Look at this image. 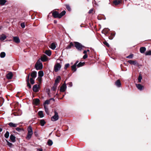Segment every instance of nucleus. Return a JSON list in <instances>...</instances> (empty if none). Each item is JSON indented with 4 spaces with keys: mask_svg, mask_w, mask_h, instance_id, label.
<instances>
[{
    "mask_svg": "<svg viewBox=\"0 0 151 151\" xmlns=\"http://www.w3.org/2000/svg\"><path fill=\"white\" fill-rule=\"evenodd\" d=\"M66 13V12L64 10L60 13H59L57 12L54 11L52 14V15L55 18H61L63 16L65 15Z\"/></svg>",
    "mask_w": 151,
    "mask_h": 151,
    "instance_id": "obj_1",
    "label": "nucleus"
},
{
    "mask_svg": "<svg viewBox=\"0 0 151 151\" xmlns=\"http://www.w3.org/2000/svg\"><path fill=\"white\" fill-rule=\"evenodd\" d=\"M27 134L26 137V139H29L32 137L33 134V132L32 127L31 126H29L27 129Z\"/></svg>",
    "mask_w": 151,
    "mask_h": 151,
    "instance_id": "obj_2",
    "label": "nucleus"
},
{
    "mask_svg": "<svg viewBox=\"0 0 151 151\" xmlns=\"http://www.w3.org/2000/svg\"><path fill=\"white\" fill-rule=\"evenodd\" d=\"M35 67L37 70H41L42 68V64L40 60L37 61L35 65Z\"/></svg>",
    "mask_w": 151,
    "mask_h": 151,
    "instance_id": "obj_3",
    "label": "nucleus"
},
{
    "mask_svg": "<svg viewBox=\"0 0 151 151\" xmlns=\"http://www.w3.org/2000/svg\"><path fill=\"white\" fill-rule=\"evenodd\" d=\"M54 115L51 118V120L53 122H55L58 120L59 118L58 112L56 111H54Z\"/></svg>",
    "mask_w": 151,
    "mask_h": 151,
    "instance_id": "obj_4",
    "label": "nucleus"
},
{
    "mask_svg": "<svg viewBox=\"0 0 151 151\" xmlns=\"http://www.w3.org/2000/svg\"><path fill=\"white\" fill-rule=\"evenodd\" d=\"M85 48V47L81 43L76 42V48L79 51H81L83 50V48Z\"/></svg>",
    "mask_w": 151,
    "mask_h": 151,
    "instance_id": "obj_5",
    "label": "nucleus"
},
{
    "mask_svg": "<svg viewBox=\"0 0 151 151\" xmlns=\"http://www.w3.org/2000/svg\"><path fill=\"white\" fill-rule=\"evenodd\" d=\"M61 65L60 63H58L55 65L54 67V70L55 72L58 71L60 68Z\"/></svg>",
    "mask_w": 151,
    "mask_h": 151,
    "instance_id": "obj_6",
    "label": "nucleus"
},
{
    "mask_svg": "<svg viewBox=\"0 0 151 151\" xmlns=\"http://www.w3.org/2000/svg\"><path fill=\"white\" fill-rule=\"evenodd\" d=\"M67 86L65 82L62 86L60 89V91L61 92H64L65 91L66 89Z\"/></svg>",
    "mask_w": 151,
    "mask_h": 151,
    "instance_id": "obj_7",
    "label": "nucleus"
},
{
    "mask_svg": "<svg viewBox=\"0 0 151 151\" xmlns=\"http://www.w3.org/2000/svg\"><path fill=\"white\" fill-rule=\"evenodd\" d=\"M39 86L37 84H36L32 88V89L34 91L37 92L39 91Z\"/></svg>",
    "mask_w": 151,
    "mask_h": 151,
    "instance_id": "obj_8",
    "label": "nucleus"
},
{
    "mask_svg": "<svg viewBox=\"0 0 151 151\" xmlns=\"http://www.w3.org/2000/svg\"><path fill=\"white\" fill-rule=\"evenodd\" d=\"M122 1V0H114L113 1V6H114V5L115 6H117L121 3Z\"/></svg>",
    "mask_w": 151,
    "mask_h": 151,
    "instance_id": "obj_9",
    "label": "nucleus"
},
{
    "mask_svg": "<svg viewBox=\"0 0 151 151\" xmlns=\"http://www.w3.org/2000/svg\"><path fill=\"white\" fill-rule=\"evenodd\" d=\"M127 62L131 65H137L138 64V63L137 62L136 60H128Z\"/></svg>",
    "mask_w": 151,
    "mask_h": 151,
    "instance_id": "obj_10",
    "label": "nucleus"
},
{
    "mask_svg": "<svg viewBox=\"0 0 151 151\" xmlns=\"http://www.w3.org/2000/svg\"><path fill=\"white\" fill-rule=\"evenodd\" d=\"M78 61H76V64L78 63ZM86 63L83 62H80L77 65H76V66H77L78 67H81L85 65Z\"/></svg>",
    "mask_w": 151,
    "mask_h": 151,
    "instance_id": "obj_11",
    "label": "nucleus"
},
{
    "mask_svg": "<svg viewBox=\"0 0 151 151\" xmlns=\"http://www.w3.org/2000/svg\"><path fill=\"white\" fill-rule=\"evenodd\" d=\"M115 85L118 87H120L121 86V83L120 80H117L115 83Z\"/></svg>",
    "mask_w": 151,
    "mask_h": 151,
    "instance_id": "obj_12",
    "label": "nucleus"
},
{
    "mask_svg": "<svg viewBox=\"0 0 151 151\" xmlns=\"http://www.w3.org/2000/svg\"><path fill=\"white\" fill-rule=\"evenodd\" d=\"M109 29L108 28H105L102 31V33L104 34L105 35H106L108 33Z\"/></svg>",
    "mask_w": 151,
    "mask_h": 151,
    "instance_id": "obj_13",
    "label": "nucleus"
},
{
    "mask_svg": "<svg viewBox=\"0 0 151 151\" xmlns=\"http://www.w3.org/2000/svg\"><path fill=\"white\" fill-rule=\"evenodd\" d=\"M136 86L137 88L139 90H142L144 88V86L140 84H136Z\"/></svg>",
    "mask_w": 151,
    "mask_h": 151,
    "instance_id": "obj_14",
    "label": "nucleus"
},
{
    "mask_svg": "<svg viewBox=\"0 0 151 151\" xmlns=\"http://www.w3.org/2000/svg\"><path fill=\"white\" fill-rule=\"evenodd\" d=\"M13 40L14 41L17 43H18L20 42V40L17 37H14Z\"/></svg>",
    "mask_w": 151,
    "mask_h": 151,
    "instance_id": "obj_15",
    "label": "nucleus"
},
{
    "mask_svg": "<svg viewBox=\"0 0 151 151\" xmlns=\"http://www.w3.org/2000/svg\"><path fill=\"white\" fill-rule=\"evenodd\" d=\"M30 74H29L27 76L26 81L27 82V86L29 88H31V86L29 83V78Z\"/></svg>",
    "mask_w": 151,
    "mask_h": 151,
    "instance_id": "obj_16",
    "label": "nucleus"
},
{
    "mask_svg": "<svg viewBox=\"0 0 151 151\" xmlns=\"http://www.w3.org/2000/svg\"><path fill=\"white\" fill-rule=\"evenodd\" d=\"M40 100L38 99H36L33 101L34 104L35 105H38L39 104Z\"/></svg>",
    "mask_w": 151,
    "mask_h": 151,
    "instance_id": "obj_17",
    "label": "nucleus"
},
{
    "mask_svg": "<svg viewBox=\"0 0 151 151\" xmlns=\"http://www.w3.org/2000/svg\"><path fill=\"white\" fill-rule=\"evenodd\" d=\"M13 77L12 73L10 72L6 75V78L9 79H11Z\"/></svg>",
    "mask_w": 151,
    "mask_h": 151,
    "instance_id": "obj_18",
    "label": "nucleus"
},
{
    "mask_svg": "<svg viewBox=\"0 0 151 151\" xmlns=\"http://www.w3.org/2000/svg\"><path fill=\"white\" fill-rule=\"evenodd\" d=\"M41 60L42 62H45L48 60L47 56L44 55L41 57Z\"/></svg>",
    "mask_w": 151,
    "mask_h": 151,
    "instance_id": "obj_19",
    "label": "nucleus"
},
{
    "mask_svg": "<svg viewBox=\"0 0 151 151\" xmlns=\"http://www.w3.org/2000/svg\"><path fill=\"white\" fill-rule=\"evenodd\" d=\"M146 50V48L145 47H141L139 49L140 52L142 53H144Z\"/></svg>",
    "mask_w": 151,
    "mask_h": 151,
    "instance_id": "obj_20",
    "label": "nucleus"
},
{
    "mask_svg": "<svg viewBox=\"0 0 151 151\" xmlns=\"http://www.w3.org/2000/svg\"><path fill=\"white\" fill-rule=\"evenodd\" d=\"M8 124L10 127H16L18 125L17 124L14 123L12 122H10Z\"/></svg>",
    "mask_w": 151,
    "mask_h": 151,
    "instance_id": "obj_21",
    "label": "nucleus"
},
{
    "mask_svg": "<svg viewBox=\"0 0 151 151\" xmlns=\"http://www.w3.org/2000/svg\"><path fill=\"white\" fill-rule=\"evenodd\" d=\"M37 72L35 71H34L32 72L31 74V76L32 78H35L37 76Z\"/></svg>",
    "mask_w": 151,
    "mask_h": 151,
    "instance_id": "obj_22",
    "label": "nucleus"
},
{
    "mask_svg": "<svg viewBox=\"0 0 151 151\" xmlns=\"http://www.w3.org/2000/svg\"><path fill=\"white\" fill-rule=\"evenodd\" d=\"M60 79H61L60 77L59 76H58L57 77L55 81V83L54 84L55 85H57L58 83H59V81L60 80Z\"/></svg>",
    "mask_w": 151,
    "mask_h": 151,
    "instance_id": "obj_23",
    "label": "nucleus"
},
{
    "mask_svg": "<svg viewBox=\"0 0 151 151\" xmlns=\"http://www.w3.org/2000/svg\"><path fill=\"white\" fill-rule=\"evenodd\" d=\"M51 100H52L53 101H54V99L53 98L50 99L49 100H47L45 101V102L43 105H45L46 104H49L50 103V101Z\"/></svg>",
    "mask_w": 151,
    "mask_h": 151,
    "instance_id": "obj_24",
    "label": "nucleus"
},
{
    "mask_svg": "<svg viewBox=\"0 0 151 151\" xmlns=\"http://www.w3.org/2000/svg\"><path fill=\"white\" fill-rule=\"evenodd\" d=\"M10 139L12 142H14L15 141V137L13 134H11L10 136Z\"/></svg>",
    "mask_w": 151,
    "mask_h": 151,
    "instance_id": "obj_25",
    "label": "nucleus"
},
{
    "mask_svg": "<svg viewBox=\"0 0 151 151\" xmlns=\"http://www.w3.org/2000/svg\"><path fill=\"white\" fill-rule=\"evenodd\" d=\"M50 48L52 50H54L56 47V46L55 44L53 42L52 43L50 47Z\"/></svg>",
    "mask_w": 151,
    "mask_h": 151,
    "instance_id": "obj_26",
    "label": "nucleus"
},
{
    "mask_svg": "<svg viewBox=\"0 0 151 151\" xmlns=\"http://www.w3.org/2000/svg\"><path fill=\"white\" fill-rule=\"evenodd\" d=\"M115 35V34L114 33H111V35L109 36V39L111 40H112Z\"/></svg>",
    "mask_w": 151,
    "mask_h": 151,
    "instance_id": "obj_27",
    "label": "nucleus"
},
{
    "mask_svg": "<svg viewBox=\"0 0 151 151\" xmlns=\"http://www.w3.org/2000/svg\"><path fill=\"white\" fill-rule=\"evenodd\" d=\"M6 38V36L4 35H2L0 36V40H4Z\"/></svg>",
    "mask_w": 151,
    "mask_h": 151,
    "instance_id": "obj_28",
    "label": "nucleus"
},
{
    "mask_svg": "<svg viewBox=\"0 0 151 151\" xmlns=\"http://www.w3.org/2000/svg\"><path fill=\"white\" fill-rule=\"evenodd\" d=\"M73 46V44L72 42H71L66 47V49H69L71 48L72 46Z\"/></svg>",
    "mask_w": 151,
    "mask_h": 151,
    "instance_id": "obj_29",
    "label": "nucleus"
},
{
    "mask_svg": "<svg viewBox=\"0 0 151 151\" xmlns=\"http://www.w3.org/2000/svg\"><path fill=\"white\" fill-rule=\"evenodd\" d=\"M38 76L39 77H42L44 75L43 72L42 70H40L39 71L38 73Z\"/></svg>",
    "mask_w": 151,
    "mask_h": 151,
    "instance_id": "obj_30",
    "label": "nucleus"
},
{
    "mask_svg": "<svg viewBox=\"0 0 151 151\" xmlns=\"http://www.w3.org/2000/svg\"><path fill=\"white\" fill-rule=\"evenodd\" d=\"M47 143L49 146H51L53 144V142L52 140L49 139L48 140Z\"/></svg>",
    "mask_w": 151,
    "mask_h": 151,
    "instance_id": "obj_31",
    "label": "nucleus"
},
{
    "mask_svg": "<svg viewBox=\"0 0 151 151\" xmlns=\"http://www.w3.org/2000/svg\"><path fill=\"white\" fill-rule=\"evenodd\" d=\"M44 107L45 109V111L46 113L47 114H49V111L47 107L46 106V105H44Z\"/></svg>",
    "mask_w": 151,
    "mask_h": 151,
    "instance_id": "obj_32",
    "label": "nucleus"
},
{
    "mask_svg": "<svg viewBox=\"0 0 151 151\" xmlns=\"http://www.w3.org/2000/svg\"><path fill=\"white\" fill-rule=\"evenodd\" d=\"M38 114L39 116L41 118H42L44 116V115L43 114V113L42 111H39L38 112Z\"/></svg>",
    "mask_w": 151,
    "mask_h": 151,
    "instance_id": "obj_33",
    "label": "nucleus"
},
{
    "mask_svg": "<svg viewBox=\"0 0 151 151\" xmlns=\"http://www.w3.org/2000/svg\"><path fill=\"white\" fill-rule=\"evenodd\" d=\"M45 53L49 56H50L51 54V52L50 50H46L45 52Z\"/></svg>",
    "mask_w": 151,
    "mask_h": 151,
    "instance_id": "obj_34",
    "label": "nucleus"
},
{
    "mask_svg": "<svg viewBox=\"0 0 151 151\" xmlns=\"http://www.w3.org/2000/svg\"><path fill=\"white\" fill-rule=\"evenodd\" d=\"M6 1V0H0V4L1 5H4Z\"/></svg>",
    "mask_w": 151,
    "mask_h": 151,
    "instance_id": "obj_35",
    "label": "nucleus"
},
{
    "mask_svg": "<svg viewBox=\"0 0 151 151\" xmlns=\"http://www.w3.org/2000/svg\"><path fill=\"white\" fill-rule=\"evenodd\" d=\"M7 143V145L10 147H13V145L12 143H10L7 140H6Z\"/></svg>",
    "mask_w": 151,
    "mask_h": 151,
    "instance_id": "obj_36",
    "label": "nucleus"
},
{
    "mask_svg": "<svg viewBox=\"0 0 151 151\" xmlns=\"http://www.w3.org/2000/svg\"><path fill=\"white\" fill-rule=\"evenodd\" d=\"M40 123L41 125L42 126H43L45 123V122L44 120L42 119L40 120Z\"/></svg>",
    "mask_w": 151,
    "mask_h": 151,
    "instance_id": "obj_37",
    "label": "nucleus"
},
{
    "mask_svg": "<svg viewBox=\"0 0 151 151\" xmlns=\"http://www.w3.org/2000/svg\"><path fill=\"white\" fill-rule=\"evenodd\" d=\"M6 55V54L4 52H2L0 53V56L1 58H4Z\"/></svg>",
    "mask_w": 151,
    "mask_h": 151,
    "instance_id": "obj_38",
    "label": "nucleus"
},
{
    "mask_svg": "<svg viewBox=\"0 0 151 151\" xmlns=\"http://www.w3.org/2000/svg\"><path fill=\"white\" fill-rule=\"evenodd\" d=\"M9 133L8 131H6L4 134V137L6 138H8L9 136Z\"/></svg>",
    "mask_w": 151,
    "mask_h": 151,
    "instance_id": "obj_39",
    "label": "nucleus"
},
{
    "mask_svg": "<svg viewBox=\"0 0 151 151\" xmlns=\"http://www.w3.org/2000/svg\"><path fill=\"white\" fill-rule=\"evenodd\" d=\"M145 55H151V50H149L147 51L145 53Z\"/></svg>",
    "mask_w": 151,
    "mask_h": 151,
    "instance_id": "obj_40",
    "label": "nucleus"
},
{
    "mask_svg": "<svg viewBox=\"0 0 151 151\" xmlns=\"http://www.w3.org/2000/svg\"><path fill=\"white\" fill-rule=\"evenodd\" d=\"M72 70L74 72L76 71V63H75L74 65L71 66Z\"/></svg>",
    "mask_w": 151,
    "mask_h": 151,
    "instance_id": "obj_41",
    "label": "nucleus"
},
{
    "mask_svg": "<svg viewBox=\"0 0 151 151\" xmlns=\"http://www.w3.org/2000/svg\"><path fill=\"white\" fill-rule=\"evenodd\" d=\"M57 86V85L54 84V86L52 88V90L53 91H55L56 89Z\"/></svg>",
    "mask_w": 151,
    "mask_h": 151,
    "instance_id": "obj_42",
    "label": "nucleus"
},
{
    "mask_svg": "<svg viewBox=\"0 0 151 151\" xmlns=\"http://www.w3.org/2000/svg\"><path fill=\"white\" fill-rule=\"evenodd\" d=\"M142 79V76L141 75H139L138 78V81L139 83H140L141 80Z\"/></svg>",
    "mask_w": 151,
    "mask_h": 151,
    "instance_id": "obj_43",
    "label": "nucleus"
},
{
    "mask_svg": "<svg viewBox=\"0 0 151 151\" xmlns=\"http://www.w3.org/2000/svg\"><path fill=\"white\" fill-rule=\"evenodd\" d=\"M104 44L108 47H109V45L106 41H104L103 42Z\"/></svg>",
    "mask_w": 151,
    "mask_h": 151,
    "instance_id": "obj_44",
    "label": "nucleus"
},
{
    "mask_svg": "<svg viewBox=\"0 0 151 151\" xmlns=\"http://www.w3.org/2000/svg\"><path fill=\"white\" fill-rule=\"evenodd\" d=\"M133 57V54H132L126 57L127 58L132 59Z\"/></svg>",
    "mask_w": 151,
    "mask_h": 151,
    "instance_id": "obj_45",
    "label": "nucleus"
},
{
    "mask_svg": "<svg viewBox=\"0 0 151 151\" xmlns=\"http://www.w3.org/2000/svg\"><path fill=\"white\" fill-rule=\"evenodd\" d=\"M30 82L31 84H34L35 83L34 80L32 78H30Z\"/></svg>",
    "mask_w": 151,
    "mask_h": 151,
    "instance_id": "obj_46",
    "label": "nucleus"
},
{
    "mask_svg": "<svg viewBox=\"0 0 151 151\" xmlns=\"http://www.w3.org/2000/svg\"><path fill=\"white\" fill-rule=\"evenodd\" d=\"M66 8L67 9L68 11H70L71 10V9L70 8V6L69 5H66Z\"/></svg>",
    "mask_w": 151,
    "mask_h": 151,
    "instance_id": "obj_47",
    "label": "nucleus"
},
{
    "mask_svg": "<svg viewBox=\"0 0 151 151\" xmlns=\"http://www.w3.org/2000/svg\"><path fill=\"white\" fill-rule=\"evenodd\" d=\"M21 26L22 28H24L25 27V24L24 22L22 23L21 24Z\"/></svg>",
    "mask_w": 151,
    "mask_h": 151,
    "instance_id": "obj_48",
    "label": "nucleus"
},
{
    "mask_svg": "<svg viewBox=\"0 0 151 151\" xmlns=\"http://www.w3.org/2000/svg\"><path fill=\"white\" fill-rule=\"evenodd\" d=\"M70 65V64L69 63H67L65 65L64 67V69H66Z\"/></svg>",
    "mask_w": 151,
    "mask_h": 151,
    "instance_id": "obj_49",
    "label": "nucleus"
},
{
    "mask_svg": "<svg viewBox=\"0 0 151 151\" xmlns=\"http://www.w3.org/2000/svg\"><path fill=\"white\" fill-rule=\"evenodd\" d=\"M93 9H90L88 13L89 14H93Z\"/></svg>",
    "mask_w": 151,
    "mask_h": 151,
    "instance_id": "obj_50",
    "label": "nucleus"
},
{
    "mask_svg": "<svg viewBox=\"0 0 151 151\" xmlns=\"http://www.w3.org/2000/svg\"><path fill=\"white\" fill-rule=\"evenodd\" d=\"M88 56V55L87 54H84V55L83 56V59H85L87 58Z\"/></svg>",
    "mask_w": 151,
    "mask_h": 151,
    "instance_id": "obj_51",
    "label": "nucleus"
},
{
    "mask_svg": "<svg viewBox=\"0 0 151 151\" xmlns=\"http://www.w3.org/2000/svg\"><path fill=\"white\" fill-rule=\"evenodd\" d=\"M16 130L18 132H20L21 130V129L19 127H17L16 128Z\"/></svg>",
    "mask_w": 151,
    "mask_h": 151,
    "instance_id": "obj_52",
    "label": "nucleus"
},
{
    "mask_svg": "<svg viewBox=\"0 0 151 151\" xmlns=\"http://www.w3.org/2000/svg\"><path fill=\"white\" fill-rule=\"evenodd\" d=\"M87 53L86 50H84L83 52V53L84 54H87Z\"/></svg>",
    "mask_w": 151,
    "mask_h": 151,
    "instance_id": "obj_53",
    "label": "nucleus"
},
{
    "mask_svg": "<svg viewBox=\"0 0 151 151\" xmlns=\"http://www.w3.org/2000/svg\"><path fill=\"white\" fill-rule=\"evenodd\" d=\"M37 151H43L42 149H37Z\"/></svg>",
    "mask_w": 151,
    "mask_h": 151,
    "instance_id": "obj_54",
    "label": "nucleus"
},
{
    "mask_svg": "<svg viewBox=\"0 0 151 151\" xmlns=\"http://www.w3.org/2000/svg\"><path fill=\"white\" fill-rule=\"evenodd\" d=\"M86 51L87 52H88L89 53V52H90V50H89L88 49V50H86Z\"/></svg>",
    "mask_w": 151,
    "mask_h": 151,
    "instance_id": "obj_55",
    "label": "nucleus"
},
{
    "mask_svg": "<svg viewBox=\"0 0 151 151\" xmlns=\"http://www.w3.org/2000/svg\"><path fill=\"white\" fill-rule=\"evenodd\" d=\"M54 23H55V24L57 23V21L56 20H54Z\"/></svg>",
    "mask_w": 151,
    "mask_h": 151,
    "instance_id": "obj_56",
    "label": "nucleus"
},
{
    "mask_svg": "<svg viewBox=\"0 0 151 151\" xmlns=\"http://www.w3.org/2000/svg\"><path fill=\"white\" fill-rule=\"evenodd\" d=\"M2 131V129L0 128V132H1Z\"/></svg>",
    "mask_w": 151,
    "mask_h": 151,
    "instance_id": "obj_57",
    "label": "nucleus"
},
{
    "mask_svg": "<svg viewBox=\"0 0 151 151\" xmlns=\"http://www.w3.org/2000/svg\"><path fill=\"white\" fill-rule=\"evenodd\" d=\"M98 19H99V16H98Z\"/></svg>",
    "mask_w": 151,
    "mask_h": 151,
    "instance_id": "obj_58",
    "label": "nucleus"
},
{
    "mask_svg": "<svg viewBox=\"0 0 151 151\" xmlns=\"http://www.w3.org/2000/svg\"><path fill=\"white\" fill-rule=\"evenodd\" d=\"M89 0H87V1H88V2L89 1Z\"/></svg>",
    "mask_w": 151,
    "mask_h": 151,
    "instance_id": "obj_59",
    "label": "nucleus"
}]
</instances>
